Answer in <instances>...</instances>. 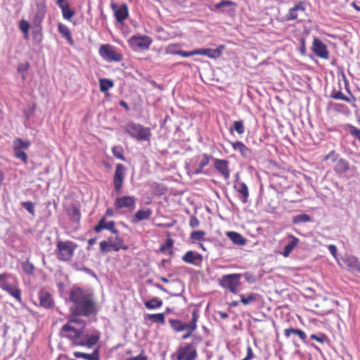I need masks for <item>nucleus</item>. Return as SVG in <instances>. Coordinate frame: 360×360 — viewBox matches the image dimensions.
I'll use <instances>...</instances> for the list:
<instances>
[{
  "label": "nucleus",
  "mask_w": 360,
  "mask_h": 360,
  "mask_svg": "<svg viewBox=\"0 0 360 360\" xmlns=\"http://www.w3.org/2000/svg\"><path fill=\"white\" fill-rule=\"evenodd\" d=\"M86 323L79 317L70 319L63 326L60 335L62 338L68 339L72 346H82L91 348L101 338V333L94 330L91 335L85 333Z\"/></svg>",
  "instance_id": "nucleus-1"
},
{
  "label": "nucleus",
  "mask_w": 360,
  "mask_h": 360,
  "mask_svg": "<svg viewBox=\"0 0 360 360\" xmlns=\"http://www.w3.org/2000/svg\"><path fill=\"white\" fill-rule=\"evenodd\" d=\"M69 300L75 304L71 308L74 316H89L96 313V303L93 295L79 287L71 289Z\"/></svg>",
  "instance_id": "nucleus-2"
},
{
  "label": "nucleus",
  "mask_w": 360,
  "mask_h": 360,
  "mask_svg": "<svg viewBox=\"0 0 360 360\" xmlns=\"http://www.w3.org/2000/svg\"><path fill=\"white\" fill-rule=\"evenodd\" d=\"M242 278L241 274H230L223 275L219 280V285L231 293L237 294L240 289Z\"/></svg>",
  "instance_id": "nucleus-3"
},
{
  "label": "nucleus",
  "mask_w": 360,
  "mask_h": 360,
  "mask_svg": "<svg viewBox=\"0 0 360 360\" xmlns=\"http://www.w3.org/2000/svg\"><path fill=\"white\" fill-rule=\"evenodd\" d=\"M124 130L130 136L139 141H148L151 136L149 128L134 122L126 124Z\"/></svg>",
  "instance_id": "nucleus-4"
},
{
  "label": "nucleus",
  "mask_w": 360,
  "mask_h": 360,
  "mask_svg": "<svg viewBox=\"0 0 360 360\" xmlns=\"http://www.w3.org/2000/svg\"><path fill=\"white\" fill-rule=\"evenodd\" d=\"M77 247V244L72 241H58L56 245L57 259L63 262L71 260Z\"/></svg>",
  "instance_id": "nucleus-5"
},
{
  "label": "nucleus",
  "mask_w": 360,
  "mask_h": 360,
  "mask_svg": "<svg viewBox=\"0 0 360 360\" xmlns=\"http://www.w3.org/2000/svg\"><path fill=\"white\" fill-rule=\"evenodd\" d=\"M137 198L133 195H121L115 198L114 206L122 212H131L136 207Z\"/></svg>",
  "instance_id": "nucleus-6"
},
{
  "label": "nucleus",
  "mask_w": 360,
  "mask_h": 360,
  "mask_svg": "<svg viewBox=\"0 0 360 360\" xmlns=\"http://www.w3.org/2000/svg\"><path fill=\"white\" fill-rule=\"evenodd\" d=\"M98 53L101 58L108 63L120 62L122 60V53L115 46L108 44L101 45Z\"/></svg>",
  "instance_id": "nucleus-7"
},
{
  "label": "nucleus",
  "mask_w": 360,
  "mask_h": 360,
  "mask_svg": "<svg viewBox=\"0 0 360 360\" xmlns=\"http://www.w3.org/2000/svg\"><path fill=\"white\" fill-rule=\"evenodd\" d=\"M199 315L197 311L192 312V319L190 323H186L179 319H169V323L175 332H181L186 330H195L197 328V322Z\"/></svg>",
  "instance_id": "nucleus-8"
},
{
  "label": "nucleus",
  "mask_w": 360,
  "mask_h": 360,
  "mask_svg": "<svg viewBox=\"0 0 360 360\" xmlns=\"http://www.w3.org/2000/svg\"><path fill=\"white\" fill-rule=\"evenodd\" d=\"M152 42V39L146 35H133L128 39L129 46L134 51L148 49Z\"/></svg>",
  "instance_id": "nucleus-9"
},
{
  "label": "nucleus",
  "mask_w": 360,
  "mask_h": 360,
  "mask_svg": "<svg viewBox=\"0 0 360 360\" xmlns=\"http://www.w3.org/2000/svg\"><path fill=\"white\" fill-rule=\"evenodd\" d=\"M30 146L31 142L29 141H23L20 138L14 139L13 149L15 157L26 164L28 158L25 150L28 149Z\"/></svg>",
  "instance_id": "nucleus-10"
},
{
  "label": "nucleus",
  "mask_w": 360,
  "mask_h": 360,
  "mask_svg": "<svg viewBox=\"0 0 360 360\" xmlns=\"http://www.w3.org/2000/svg\"><path fill=\"white\" fill-rule=\"evenodd\" d=\"M125 168L122 164H117L113 175V187L117 194H120L124 184Z\"/></svg>",
  "instance_id": "nucleus-11"
},
{
  "label": "nucleus",
  "mask_w": 360,
  "mask_h": 360,
  "mask_svg": "<svg viewBox=\"0 0 360 360\" xmlns=\"http://www.w3.org/2000/svg\"><path fill=\"white\" fill-rule=\"evenodd\" d=\"M306 2L302 1H297L293 7L289 8L288 13L284 16L285 21H292L298 20L300 14L305 13Z\"/></svg>",
  "instance_id": "nucleus-12"
},
{
  "label": "nucleus",
  "mask_w": 360,
  "mask_h": 360,
  "mask_svg": "<svg viewBox=\"0 0 360 360\" xmlns=\"http://www.w3.org/2000/svg\"><path fill=\"white\" fill-rule=\"evenodd\" d=\"M197 356L196 348L188 343L178 349L176 360H195Z\"/></svg>",
  "instance_id": "nucleus-13"
},
{
  "label": "nucleus",
  "mask_w": 360,
  "mask_h": 360,
  "mask_svg": "<svg viewBox=\"0 0 360 360\" xmlns=\"http://www.w3.org/2000/svg\"><path fill=\"white\" fill-rule=\"evenodd\" d=\"M46 12V5L45 1H39L36 2V11L33 17V24L36 27L40 28Z\"/></svg>",
  "instance_id": "nucleus-14"
},
{
  "label": "nucleus",
  "mask_w": 360,
  "mask_h": 360,
  "mask_svg": "<svg viewBox=\"0 0 360 360\" xmlns=\"http://www.w3.org/2000/svg\"><path fill=\"white\" fill-rule=\"evenodd\" d=\"M311 50L316 56L321 58H329V52L326 45L317 37H314L313 39Z\"/></svg>",
  "instance_id": "nucleus-15"
},
{
  "label": "nucleus",
  "mask_w": 360,
  "mask_h": 360,
  "mask_svg": "<svg viewBox=\"0 0 360 360\" xmlns=\"http://www.w3.org/2000/svg\"><path fill=\"white\" fill-rule=\"evenodd\" d=\"M181 259L186 264L200 266L203 261V257L197 252L188 250L182 256Z\"/></svg>",
  "instance_id": "nucleus-16"
},
{
  "label": "nucleus",
  "mask_w": 360,
  "mask_h": 360,
  "mask_svg": "<svg viewBox=\"0 0 360 360\" xmlns=\"http://www.w3.org/2000/svg\"><path fill=\"white\" fill-rule=\"evenodd\" d=\"M235 151L240 153L241 156L245 160H251L253 157V153L251 149L248 148L242 141H229Z\"/></svg>",
  "instance_id": "nucleus-17"
},
{
  "label": "nucleus",
  "mask_w": 360,
  "mask_h": 360,
  "mask_svg": "<svg viewBox=\"0 0 360 360\" xmlns=\"http://www.w3.org/2000/svg\"><path fill=\"white\" fill-rule=\"evenodd\" d=\"M115 236L109 237L108 242L111 244L112 250L118 252L120 250H127L128 246L124 244L123 238L120 236V231L117 230V233H113Z\"/></svg>",
  "instance_id": "nucleus-18"
},
{
  "label": "nucleus",
  "mask_w": 360,
  "mask_h": 360,
  "mask_svg": "<svg viewBox=\"0 0 360 360\" xmlns=\"http://www.w3.org/2000/svg\"><path fill=\"white\" fill-rule=\"evenodd\" d=\"M214 167L219 173H220L225 179L230 177V171L229 169V162L224 159L214 158Z\"/></svg>",
  "instance_id": "nucleus-19"
},
{
  "label": "nucleus",
  "mask_w": 360,
  "mask_h": 360,
  "mask_svg": "<svg viewBox=\"0 0 360 360\" xmlns=\"http://www.w3.org/2000/svg\"><path fill=\"white\" fill-rule=\"evenodd\" d=\"M234 189L239 194V199L243 203H247L249 197V191L247 185L242 181H235L233 185Z\"/></svg>",
  "instance_id": "nucleus-20"
},
{
  "label": "nucleus",
  "mask_w": 360,
  "mask_h": 360,
  "mask_svg": "<svg viewBox=\"0 0 360 360\" xmlns=\"http://www.w3.org/2000/svg\"><path fill=\"white\" fill-rule=\"evenodd\" d=\"M40 306L45 309H51L54 305V301L51 293L44 290H41L38 294Z\"/></svg>",
  "instance_id": "nucleus-21"
},
{
  "label": "nucleus",
  "mask_w": 360,
  "mask_h": 360,
  "mask_svg": "<svg viewBox=\"0 0 360 360\" xmlns=\"http://www.w3.org/2000/svg\"><path fill=\"white\" fill-rule=\"evenodd\" d=\"M153 285L158 288L159 290L169 294L170 296H172V297H179L182 295L184 290V283L182 281H181L179 279H176V280H174V285L176 288H179V290L175 292V291H169V290L166 289L165 288H164L162 285L159 284V283H154Z\"/></svg>",
  "instance_id": "nucleus-22"
},
{
  "label": "nucleus",
  "mask_w": 360,
  "mask_h": 360,
  "mask_svg": "<svg viewBox=\"0 0 360 360\" xmlns=\"http://www.w3.org/2000/svg\"><path fill=\"white\" fill-rule=\"evenodd\" d=\"M103 229L108 230L112 233H117V229L115 228V222L114 221L106 222L105 217L101 218L98 224L94 227V231L97 233L101 232Z\"/></svg>",
  "instance_id": "nucleus-23"
},
{
  "label": "nucleus",
  "mask_w": 360,
  "mask_h": 360,
  "mask_svg": "<svg viewBox=\"0 0 360 360\" xmlns=\"http://www.w3.org/2000/svg\"><path fill=\"white\" fill-rule=\"evenodd\" d=\"M70 220L79 223L81 219L80 207L77 203H72L66 210Z\"/></svg>",
  "instance_id": "nucleus-24"
},
{
  "label": "nucleus",
  "mask_w": 360,
  "mask_h": 360,
  "mask_svg": "<svg viewBox=\"0 0 360 360\" xmlns=\"http://www.w3.org/2000/svg\"><path fill=\"white\" fill-rule=\"evenodd\" d=\"M152 210L149 208L139 210L131 218V223L136 224L141 221L148 220L152 215Z\"/></svg>",
  "instance_id": "nucleus-25"
},
{
  "label": "nucleus",
  "mask_w": 360,
  "mask_h": 360,
  "mask_svg": "<svg viewBox=\"0 0 360 360\" xmlns=\"http://www.w3.org/2000/svg\"><path fill=\"white\" fill-rule=\"evenodd\" d=\"M287 238L288 243L285 245L283 251V255L285 257H287L290 255V254L292 252L299 242V239L291 234L288 235Z\"/></svg>",
  "instance_id": "nucleus-26"
},
{
  "label": "nucleus",
  "mask_w": 360,
  "mask_h": 360,
  "mask_svg": "<svg viewBox=\"0 0 360 360\" xmlns=\"http://www.w3.org/2000/svg\"><path fill=\"white\" fill-rule=\"evenodd\" d=\"M333 169L337 174L341 175L349 169V163L347 160L340 158L335 162Z\"/></svg>",
  "instance_id": "nucleus-27"
},
{
  "label": "nucleus",
  "mask_w": 360,
  "mask_h": 360,
  "mask_svg": "<svg viewBox=\"0 0 360 360\" xmlns=\"http://www.w3.org/2000/svg\"><path fill=\"white\" fill-rule=\"evenodd\" d=\"M129 16V9L127 4H122L115 12L116 20L122 23Z\"/></svg>",
  "instance_id": "nucleus-28"
},
{
  "label": "nucleus",
  "mask_w": 360,
  "mask_h": 360,
  "mask_svg": "<svg viewBox=\"0 0 360 360\" xmlns=\"http://www.w3.org/2000/svg\"><path fill=\"white\" fill-rule=\"evenodd\" d=\"M345 263L350 271L360 273V262L356 257H347Z\"/></svg>",
  "instance_id": "nucleus-29"
},
{
  "label": "nucleus",
  "mask_w": 360,
  "mask_h": 360,
  "mask_svg": "<svg viewBox=\"0 0 360 360\" xmlns=\"http://www.w3.org/2000/svg\"><path fill=\"white\" fill-rule=\"evenodd\" d=\"M226 236L235 245L243 246L246 244V239L238 232L228 231Z\"/></svg>",
  "instance_id": "nucleus-30"
},
{
  "label": "nucleus",
  "mask_w": 360,
  "mask_h": 360,
  "mask_svg": "<svg viewBox=\"0 0 360 360\" xmlns=\"http://www.w3.org/2000/svg\"><path fill=\"white\" fill-rule=\"evenodd\" d=\"M73 355L75 358H82L86 360H100L99 348H96L91 354L75 352Z\"/></svg>",
  "instance_id": "nucleus-31"
},
{
  "label": "nucleus",
  "mask_w": 360,
  "mask_h": 360,
  "mask_svg": "<svg viewBox=\"0 0 360 360\" xmlns=\"http://www.w3.org/2000/svg\"><path fill=\"white\" fill-rule=\"evenodd\" d=\"M284 335L286 338H290L292 335H297L304 342H307V334L302 330L293 328H289L284 330Z\"/></svg>",
  "instance_id": "nucleus-32"
},
{
  "label": "nucleus",
  "mask_w": 360,
  "mask_h": 360,
  "mask_svg": "<svg viewBox=\"0 0 360 360\" xmlns=\"http://www.w3.org/2000/svg\"><path fill=\"white\" fill-rule=\"evenodd\" d=\"M58 30L61 36L65 39L70 45L74 44V40L72 37L70 30L68 26L63 23H59L58 25Z\"/></svg>",
  "instance_id": "nucleus-33"
},
{
  "label": "nucleus",
  "mask_w": 360,
  "mask_h": 360,
  "mask_svg": "<svg viewBox=\"0 0 360 360\" xmlns=\"http://www.w3.org/2000/svg\"><path fill=\"white\" fill-rule=\"evenodd\" d=\"M212 157L210 155L204 153L202 155V158L198 164V167L194 170V174H205L204 168L209 165L210 159Z\"/></svg>",
  "instance_id": "nucleus-34"
},
{
  "label": "nucleus",
  "mask_w": 360,
  "mask_h": 360,
  "mask_svg": "<svg viewBox=\"0 0 360 360\" xmlns=\"http://www.w3.org/2000/svg\"><path fill=\"white\" fill-rule=\"evenodd\" d=\"M223 49V46H219L214 49L210 48L202 49V55L210 58H217L221 55Z\"/></svg>",
  "instance_id": "nucleus-35"
},
{
  "label": "nucleus",
  "mask_w": 360,
  "mask_h": 360,
  "mask_svg": "<svg viewBox=\"0 0 360 360\" xmlns=\"http://www.w3.org/2000/svg\"><path fill=\"white\" fill-rule=\"evenodd\" d=\"M240 302L243 305H248L259 300V295L257 293L250 292L246 295L240 294Z\"/></svg>",
  "instance_id": "nucleus-36"
},
{
  "label": "nucleus",
  "mask_w": 360,
  "mask_h": 360,
  "mask_svg": "<svg viewBox=\"0 0 360 360\" xmlns=\"http://www.w3.org/2000/svg\"><path fill=\"white\" fill-rule=\"evenodd\" d=\"M60 8L64 19L70 20L75 15V11L70 8L68 2L57 4Z\"/></svg>",
  "instance_id": "nucleus-37"
},
{
  "label": "nucleus",
  "mask_w": 360,
  "mask_h": 360,
  "mask_svg": "<svg viewBox=\"0 0 360 360\" xmlns=\"http://www.w3.org/2000/svg\"><path fill=\"white\" fill-rule=\"evenodd\" d=\"M145 307L148 309H155L161 307L163 302L158 297H153L148 301L145 302Z\"/></svg>",
  "instance_id": "nucleus-38"
},
{
  "label": "nucleus",
  "mask_w": 360,
  "mask_h": 360,
  "mask_svg": "<svg viewBox=\"0 0 360 360\" xmlns=\"http://www.w3.org/2000/svg\"><path fill=\"white\" fill-rule=\"evenodd\" d=\"M30 68V65L28 62L21 63L18 65L17 72L21 75L22 79L25 81L27 79V71Z\"/></svg>",
  "instance_id": "nucleus-39"
},
{
  "label": "nucleus",
  "mask_w": 360,
  "mask_h": 360,
  "mask_svg": "<svg viewBox=\"0 0 360 360\" xmlns=\"http://www.w3.org/2000/svg\"><path fill=\"white\" fill-rule=\"evenodd\" d=\"M10 277L11 275L8 273L0 274V288L5 291H9L10 288L14 285V283L11 284L6 281Z\"/></svg>",
  "instance_id": "nucleus-40"
},
{
  "label": "nucleus",
  "mask_w": 360,
  "mask_h": 360,
  "mask_svg": "<svg viewBox=\"0 0 360 360\" xmlns=\"http://www.w3.org/2000/svg\"><path fill=\"white\" fill-rule=\"evenodd\" d=\"M236 131L238 134H243L245 132L244 123L242 120L234 121L233 126L230 127L229 131L233 134Z\"/></svg>",
  "instance_id": "nucleus-41"
},
{
  "label": "nucleus",
  "mask_w": 360,
  "mask_h": 360,
  "mask_svg": "<svg viewBox=\"0 0 360 360\" xmlns=\"http://www.w3.org/2000/svg\"><path fill=\"white\" fill-rule=\"evenodd\" d=\"M11 296L13 297L19 303H22L21 290L14 284L10 288L9 291H6Z\"/></svg>",
  "instance_id": "nucleus-42"
},
{
  "label": "nucleus",
  "mask_w": 360,
  "mask_h": 360,
  "mask_svg": "<svg viewBox=\"0 0 360 360\" xmlns=\"http://www.w3.org/2000/svg\"><path fill=\"white\" fill-rule=\"evenodd\" d=\"M311 221V217L309 214L304 213L295 215L292 219V223L295 224L309 222Z\"/></svg>",
  "instance_id": "nucleus-43"
},
{
  "label": "nucleus",
  "mask_w": 360,
  "mask_h": 360,
  "mask_svg": "<svg viewBox=\"0 0 360 360\" xmlns=\"http://www.w3.org/2000/svg\"><path fill=\"white\" fill-rule=\"evenodd\" d=\"M99 84L101 91L106 92L113 86L114 83L111 79L104 78L99 79Z\"/></svg>",
  "instance_id": "nucleus-44"
},
{
  "label": "nucleus",
  "mask_w": 360,
  "mask_h": 360,
  "mask_svg": "<svg viewBox=\"0 0 360 360\" xmlns=\"http://www.w3.org/2000/svg\"><path fill=\"white\" fill-rule=\"evenodd\" d=\"M174 240L172 238H168L167 239L166 242L160 246V251L161 252L165 253L168 250L169 255H172L173 254V251L172 250Z\"/></svg>",
  "instance_id": "nucleus-45"
},
{
  "label": "nucleus",
  "mask_w": 360,
  "mask_h": 360,
  "mask_svg": "<svg viewBox=\"0 0 360 360\" xmlns=\"http://www.w3.org/2000/svg\"><path fill=\"white\" fill-rule=\"evenodd\" d=\"M147 319L150 321H152L155 323H158L161 324H165V315L162 313L154 314H147Z\"/></svg>",
  "instance_id": "nucleus-46"
},
{
  "label": "nucleus",
  "mask_w": 360,
  "mask_h": 360,
  "mask_svg": "<svg viewBox=\"0 0 360 360\" xmlns=\"http://www.w3.org/2000/svg\"><path fill=\"white\" fill-rule=\"evenodd\" d=\"M19 29L24 34V38H28V32L30 30V24L27 20L22 19L19 22Z\"/></svg>",
  "instance_id": "nucleus-47"
},
{
  "label": "nucleus",
  "mask_w": 360,
  "mask_h": 360,
  "mask_svg": "<svg viewBox=\"0 0 360 360\" xmlns=\"http://www.w3.org/2000/svg\"><path fill=\"white\" fill-rule=\"evenodd\" d=\"M112 152L113 155L121 160H125L124 156V150L123 148L121 146H115L112 148Z\"/></svg>",
  "instance_id": "nucleus-48"
},
{
  "label": "nucleus",
  "mask_w": 360,
  "mask_h": 360,
  "mask_svg": "<svg viewBox=\"0 0 360 360\" xmlns=\"http://www.w3.org/2000/svg\"><path fill=\"white\" fill-rule=\"evenodd\" d=\"M339 156V154L335 150H332L323 158L322 160L323 162L331 160L332 162H336Z\"/></svg>",
  "instance_id": "nucleus-49"
},
{
  "label": "nucleus",
  "mask_w": 360,
  "mask_h": 360,
  "mask_svg": "<svg viewBox=\"0 0 360 360\" xmlns=\"http://www.w3.org/2000/svg\"><path fill=\"white\" fill-rule=\"evenodd\" d=\"M347 129L349 134L354 138L357 139L360 141V129L353 126L352 124H347Z\"/></svg>",
  "instance_id": "nucleus-50"
},
{
  "label": "nucleus",
  "mask_w": 360,
  "mask_h": 360,
  "mask_svg": "<svg viewBox=\"0 0 360 360\" xmlns=\"http://www.w3.org/2000/svg\"><path fill=\"white\" fill-rule=\"evenodd\" d=\"M100 250L103 253H107L110 252L112 249L111 244L108 240H102L99 243Z\"/></svg>",
  "instance_id": "nucleus-51"
},
{
  "label": "nucleus",
  "mask_w": 360,
  "mask_h": 360,
  "mask_svg": "<svg viewBox=\"0 0 360 360\" xmlns=\"http://www.w3.org/2000/svg\"><path fill=\"white\" fill-rule=\"evenodd\" d=\"M205 232L204 231H195L191 233V238L195 241H200L204 239Z\"/></svg>",
  "instance_id": "nucleus-52"
},
{
  "label": "nucleus",
  "mask_w": 360,
  "mask_h": 360,
  "mask_svg": "<svg viewBox=\"0 0 360 360\" xmlns=\"http://www.w3.org/2000/svg\"><path fill=\"white\" fill-rule=\"evenodd\" d=\"M310 338L321 343H324L328 340V337L323 333L312 334L311 335Z\"/></svg>",
  "instance_id": "nucleus-53"
},
{
  "label": "nucleus",
  "mask_w": 360,
  "mask_h": 360,
  "mask_svg": "<svg viewBox=\"0 0 360 360\" xmlns=\"http://www.w3.org/2000/svg\"><path fill=\"white\" fill-rule=\"evenodd\" d=\"M21 205L25 208L30 214L34 215V205L30 201L22 202Z\"/></svg>",
  "instance_id": "nucleus-54"
},
{
  "label": "nucleus",
  "mask_w": 360,
  "mask_h": 360,
  "mask_svg": "<svg viewBox=\"0 0 360 360\" xmlns=\"http://www.w3.org/2000/svg\"><path fill=\"white\" fill-rule=\"evenodd\" d=\"M331 97L334 99L342 100L346 102H349L350 101L349 98L345 95H344V94L341 91L334 92L333 94H331Z\"/></svg>",
  "instance_id": "nucleus-55"
},
{
  "label": "nucleus",
  "mask_w": 360,
  "mask_h": 360,
  "mask_svg": "<svg viewBox=\"0 0 360 360\" xmlns=\"http://www.w3.org/2000/svg\"><path fill=\"white\" fill-rule=\"evenodd\" d=\"M241 274L242 277L243 276L245 278L246 281L248 282L249 283H254L256 281L255 275L251 272L246 271L244 274Z\"/></svg>",
  "instance_id": "nucleus-56"
},
{
  "label": "nucleus",
  "mask_w": 360,
  "mask_h": 360,
  "mask_svg": "<svg viewBox=\"0 0 360 360\" xmlns=\"http://www.w3.org/2000/svg\"><path fill=\"white\" fill-rule=\"evenodd\" d=\"M22 269L27 274H32L34 269V266L29 262L22 264Z\"/></svg>",
  "instance_id": "nucleus-57"
},
{
  "label": "nucleus",
  "mask_w": 360,
  "mask_h": 360,
  "mask_svg": "<svg viewBox=\"0 0 360 360\" xmlns=\"http://www.w3.org/2000/svg\"><path fill=\"white\" fill-rule=\"evenodd\" d=\"M41 26L40 28L34 27V30L32 31L33 37L34 39L41 41L42 38V34L41 33Z\"/></svg>",
  "instance_id": "nucleus-58"
},
{
  "label": "nucleus",
  "mask_w": 360,
  "mask_h": 360,
  "mask_svg": "<svg viewBox=\"0 0 360 360\" xmlns=\"http://www.w3.org/2000/svg\"><path fill=\"white\" fill-rule=\"evenodd\" d=\"M233 4H234V3L231 1H221V2H219L217 4H215L214 7L216 9L219 10L224 6H233Z\"/></svg>",
  "instance_id": "nucleus-59"
},
{
  "label": "nucleus",
  "mask_w": 360,
  "mask_h": 360,
  "mask_svg": "<svg viewBox=\"0 0 360 360\" xmlns=\"http://www.w3.org/2000/svg\"><path fill=\"white\" fill-rule=\"evenodd\" d=\"M202 341V338L200 335H195L193 338V340L191 343H188L190 345L193 346L194 348H196L197 345Z\"/></svg>",
  "instance_id": "nucleus-60"
},
{
  "label": "nucleus",
  "mask_w": 360,
  "mask_h": 360,
  "mask_svg": "<svg viewBox=\"0 0 360 360\" xmlns=\"http://www.w3.org/2000/svg\"><path fill=\"white\" fill-rule=\"evenodd\" d=\"M328 249L332 256L336 259L338 257V250L336 246L335 245L330 244L328 246Z\"/></svg>",
  "instance_id": "nucleus-61"
},
{
  "label": "nucleus",
  "mask_w": 360,
  "mask_h": 360,
  "mask_svg": "<svg viewBox=\"0 0 360 360\" xmlns=\"http://www.w3.org/2000/svg\"><path fill=\"white\" fill-rule=\"evenodd\" d=\"M174 53H176L177 55L181 56L183 57L187 58L192 56L191 51H186L184 50H179L178 51L173 52Z\"/></svg>",
  "instance_id": "nucleus-62"
},
{
  "label": "nucleus",
  "mask_w": 360,
  "mask_h": 360,
  "mask_svg": "<svg viewBox=\"0 0 360 360\" xmlns=\"http://www.w3.org/2000/svg\"><path fill=\"white\" fill-rule=\"evenodd\" d=\"M177 46V44H172L169 45L167 47V53L172 54V55H176V53H174L173 52L178 51L179 49H176L175 48Z\"/></svg>",
  "instance_id": "nucleus-63"
},
{
  "label": "nucleus",
  "mask_w": 360,
  "mask_h": 360,
  "mask_svg": "<svg viewBox=\"0 0 360 360\" xmlns=\"http://www.w3.org/2000/svg\"><path fill=\"white\" fill-rule=\"evenodd\" d=\"M199 225V221L195 217H193L190 220V226L193 228L197 227Z\"/></svg>",
  "instance_id": "nucleus-64"
}]
</instances>
